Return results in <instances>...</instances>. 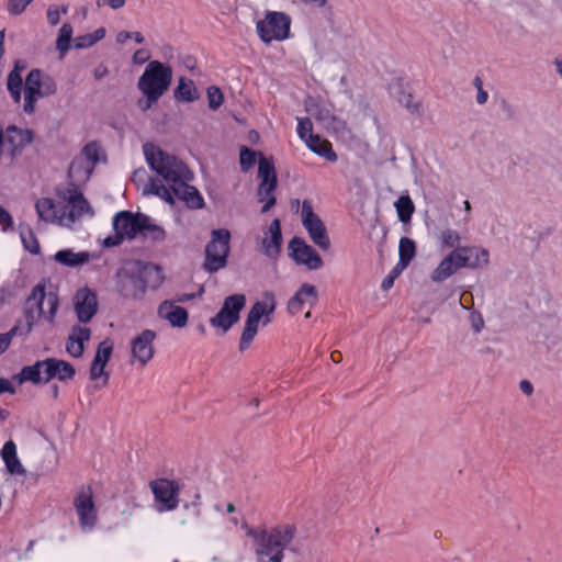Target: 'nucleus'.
<instances>
[{"instance_id": "f257e3e1", "label": "nucleus", "mask_w": 562, "mask_h": 562, "mask_svg": "<svg viewBox=\"0 0 562 562\" xmlns=\"http://www.w3.org/2000/svg\"><path fill=\"white\" fill-rule=\"evenodd\" d=\"M143 151L150 169L161 178V180L150 179V193L169 204H173V196H177L189 209L200 210L204 207L205 202L199 190L188 183L192 179V173L186 164L150 143L144 144Z\"/></svg>"}, {"instance_id": "f03ea898", "label": "nucleus", "mask_w": 562, "mask_h": 562, "mask_svg": "<svg viewBox=\"0 0 562 562\" xmlns=\"http://www.w3.org/2000/svg\"><path fill=\"white\" fill-rule=\"evenodd\" d=\"M296 532L294 525L282 524L270 529H250L247 535L252 538L256 562H282L284 549Z\"/></svg>"}, {"instance_id": "7ed1b4c3", "label": "nucleus", "mask_w": 562, "mask_h": 562, "mask_svg": "<svg viewBox=\"0 0 562 562\" xmlns=\"http://www.w3.org/2000/svg\"><path fill=\"white\" fill-rule=\"evenodd\" d=\"M58 305L59 300L56 293H46L45 284H36L26 300L24 312L25 325L23 326L24 333H31L34 325L42 317L48 323H53Z\"/></svg>"}, {"instance_id": "20e7f679", "label": "nucleus", "mask_w": 562, "mask_h": 562, "mask_svg": "<svg viewBox=\"0 0 562 562\" xmlns=\"http://www.w3.org/2000/svg\"><path fill=\"white\" fill-rule=\"evenodd\" d=\"M277 307L276 299L272 292H266L262 301H257L248 312L244 330L239 340V350L245 351L249 348L251 341L258 333L259 323L266 326L271 323V315Z\"/></svg>"}, {"instance_id": "39448f33", "label": "nucleus", "mask_w": 562, "mask_h": 562, "mask_svg": "<svg viewBox=\"0 0 562 562\" xmlns=\"http://www.w3.org/2000/svg\"><path fill=\"white\" fill-rule=\"evenodd\" d=\"M56 91L57 85L52 76L41 69H32L24 82L23 111L26 114L34 113L37 101L55 94Z\"/></svg>"}, {"instance_id": "423d86ee", "label": "nucleus", "mask_w": 562, "mask_h": 562, "mask_svg": "<svg viewBox=\"0 0 562 562\" xmlns=\"http://www.w3.org/2000/svg\"><path fill=\"white\" fill-rule=\"evenodd\" d=\"M171 80V67L158 60H151L139 77L137 88L143 95H149L153 99L161 98L168 90Z\"/></svg>"}, {"instance_id": "0eeeda50", "label": "nucleus", "mask_w": 562, "mask_h": 562, "mask_svg": "<svg viewBox=\"0 0 562 562\" xmlns=\"http://www.w3.org/2000/svg\"><path fill=\"white\" fill-rule=\"evenodd\" d=\"M147 215L143 213H132L131 211L117 212L112 218L114 234L104 238V247H116L124 239H134L140 231V225H145Z\"/></svg>"}, {"instance_id": "6e6552de", "label": "nucleus", "mask_w": 562, "mask_h": 562, "mask_svg": "<svg viewBox=\"0 0 562 562\" xmlns=\"http://www.w3.org/2000/svg\"><path fill=\"white\" fill-rule=\"evenodd\" d=\"M231 233L225 228L213 229L211 240L205 246L203 268L213 273L223 269L229 255Z\"/></svg>"}, {"instance_id": "1a4fd4ad", "label": "nucleus", "mask_w": 562, "mask_h": 562, "mask_svg": "<svg viewBox=\"0 0 562 562\" xmlns=\"http://www.w3.org/2000/svg\"><path fill=\"white\" fill-rule=\"evenodd\" d=\"M30 130L19 128L14 125L3 130L0 126V165H10L12 160L32 142Z\"/></svg>"}, {"instance_id": "9d476101", "label": "nucleus", "mask_w": 562, "mask_h": 562, "mask_svg": "<svg viewBox=\"0 0 562 562\" xmlns=\"http://www.w3.org/2000/svg\"><path fill=\"white\" fill-rule=\"evenodd\" d=\"M291 18L283 12H268L263 20L257 23V32L265 43L283 41L290 34Z\"/></svg>"}, {"instance_id": "9b49d317", "label": "nucleus", "mask_w": 562, "mask_h": 562, "mask_svg": "<svg viewBox=\"0 0 562 562\" xmlns=\"http://www.w3.org/2000/svg\"><path fill=\"white\" fill-rule=\"evenodd\" d=\"M245 305L246 296L244 294L227 296L217 314L210 319L211 326L222 329L223 333L228 331L239 321V313Z\"/></svg>"}, {"instance_id": "f8f14e48", "label": "nucleus", "mask_w": 562, "mask_h": 562, "mask_svg": "<svg viewBox=\"0 0 562 562\" xmlns=\"http://www.w3.org/2000/svg\"><path fill=\"white\" fill-rule=\"evenodd\" d=\"M158 512H170L179 505V485L176 481L157 479L149 483Z\"/></svg>"}, {"instance_id": "ddd939ff", "label": "nucleus", "mask_w": 562, "mask_h": 562, "mask_svg": "<svg viewBox=\"0 0 562 562\" xmlns=\"http://www.w3.org/2000/svg\"><path fill=\"white\" fill-rule=\"evenodd\" d=\"M302 224L307 231L312 241L321 249L327 250L330 246L329 237L323 221L313 211L312 203L304 200L302 203Z\"/></svg>"}, {"instance_id": "4468645a", "label": "nucleus", "mask_w": 562, "mask_h": 562, "mask_svg": "<svg viewBox=\"0 0 562 562\" xmlns=\"http://www.w3.org/2000/svg\"><path fill=\"white\" fill-rule=\"evenodd\" d=\"M74 506L83 530H91L97 524V509L93 502L92 490L81 486L74 501Z\"/></svg>"}, {"instance_id": "2eb2a0df", "label": "nucleus", "mask_w": 562, "mask_h": 562, "mask_svg": "<svg viewBox=\"0 0 562 562\" xmlns=\"http://www.w3.org/2000/svg\"><path fill=\"white\" fill-rule=\"evenodd\" d=\"M289 255L296 263L304 265L310 270H317L323 266V260L316 250L300 237H293L290 240Z\"/></svg>"}, {"instance_id": "dca6fc26", "label": "nucleus", "mask_w": 562, "mask_h": 562, "mask_svg": "<svg viewBox=\"0 0 562 562\" xmlns=\"http://www.w3.org/2000/svg\"><path fill=\"white\" fill-rule=\"evenodd\" d=\"M156 333L151 329H144L131 341L132 359L142 367L146 366L155 355L154 340Z\"/></svg>"}, {"instance_id": "f3484780", "label": "nucleus", "mask_w": 562, "mask_h": 562, "mask_svg": "<svg viewBox=\"0 0 562 562\" xmlns=\"http://www.w3.org/2000/svg\"><path fill=\"white\" fill-rule=\"evenodd\" d=\"M258 177L260 179L258 198L259 201H265L268 195H273L278 179L273 162L262 155L258 160Z\"/></svg>"}, {"instance_id": "a211bd4d", "label": "nucleus", "mask_w": 562, "mask_h": 562, "mask_svg": "<svg viewBox=\"0 0 562 562\" xmlns=\"http://www.w3.org/2000/svg\"><path fill=\"white\" fill-rule=\"evenodd\" d=\"M98 310V300L94 292L83 288L77 291L75 295V311L80 322H89Z\"/></svg>"}, {"instance_id": "6ab92c4d", "label": "nucleus", "mask_w": 562, "mask_h": 562, "mask_svg": "<svg viewBox=\"0 0 562 562\" xmlns=\"http://www.w3.org/2000/svg\"><path fill=\"white\" fill-rule=\"evenodd\" d=\"M459 262L462 268L481 269L488 265L490 252L487 249L477 246H463L458 247Z\"/></svg>"}, {"instance_id": "aec40b11", "label": "nucleus", "mask_w": 562, "mask_h": 562, "mask_svg": "<svg viewBox=\"0 0 562 562\" xmlns=\"http://www.w3.org/2000/svg\"><path fill=\"white\" fill-rule=\"evenodd\" d=\"M282 234L280 220L274 218L261 240L260 250L269 258H277L281 251Z\"/></svg>"}, {"instance_id": "412c9836", "label": "nucleus", "mask_w": 562, "mask_h": 562, "mask_svg": "<svg viewBox=\"0 0 562 562\" xmlns=\"http://www.w3.org/2000/svg\"><path fill=\"white\" fill-rule=\"evenodd\" d=\"M159 318L167 321L172 327L183 328L188 324V312L186 308L175 304V302L165 300L158 308Z\"/></svg>"}, {"instance_id": "4be33fe9", "label": "nucleus", "mask_w": 562, "mask_h": 562, "mask_svg": "<svg viewBox=\"0 0 562 562\" xmlns=\"http://www.w3.org/2000/svg\"><path fill=\"white\" fill-rule=\"evenodd\" d=\"M317 302V289L312 284H303L288 303L291 314L300 313L304 306H314Z\"/></svg>"}, {"instance_id": "5701e85b", "label": "nucleus", "mask_w": 562, "mask_h": 562, "mask_svg": "<svg viewBox=\"0 0 562 562\" xmlns=\"http://www.w3.org/2000/svg\"><path fill=\"white\" fill-rule=\"evenodd\" d=\"M45 383L53 379H58L59 381H68L71 380L76 373L72 364L55 358L45 359Z\"/></svg>"}, {"instance_id": "b1692460", "label": "nucleus", "mask_w": 562, "mask_h": 562, "mask_svg": "<svg viewBox=\"0 0 562 562\" xmlns=\"http://www.w3.org/2000/svg\"><path fill=\"white\" fill-rule=\"evenodd\" d=\"M462 266L459 262V251L457 248L448 254L431 273L434 282H442L454 274Z\"/></svg>"}, {"instance_id": "393cba45", "label": "nucleus", "mask_w": 562, "mask_h": 562, "mask_svg": "<svg viewBox=\"0 0 562 562\" xmlns=\"http://www.w3.org/2000/svg\"><path fill=\"white\" fill-rule=\"evenodd\" d=\"M90 335L91 331L88 327L74 326L66 344L67 352L75 358L80 357L85 350V342L90 339Z\"/></svg>"}, {"instance_id": "a878e982", "label": "nucleus", "mask_w": 562, "mask_h": 562, "mask_svg": "<svg viewBox=\"0 0 562 562\" xmlns=\"http://www.w3.org/2000/svg\"><path fill=\"white\" fill-rule=\"evenodd\" d=\"M139 271L127 274L120 281V293L127 299H140L146 293Z\"/></svg>"}, {"instance_id": "bb28decb", "label": "nucleus", "mask_w": 562, "mask_h": 562, "mask_svg": "<svg viewBox=\"0 0 562 562\" xmlns=\"http://www.w3.org/2000/svg\"><path fill=\"white\" fill-rule=\"evenodd\" d=\"M1 457L10 474L22 475L26 473V470L18 458L16 446L12 440H9L3 445Z\"/></svg>"}, {"instance_id": "cd10ccee", "label": "nucleus", "mask_w": 562, "mask_h": 562, "mask_svg": "<svg viewBox=\"0 0 562 562\" xmlns=\"http://www.w3.org/2000/svg\"><path fill=\"white\" fill-rule=\"evenodd\" d=\"M35 209L40 220L59 225L61 209L57 207L53 199H38L35 203Z\"/></svg>"}, {"instance_id": "c85d7f7f", "label": "nucleus", "mask_w": 562, "mask_h": 562, "mask_svg": "<svg viewBox=\"0 0 562 562\" xmlns=\"http://www.w3.org/2000/svg\"><path fill=\"white\" fill-rule=\"evenodd\" d=\"M139 273L146 290L158 289L165 280L162 269L157 265H143L142 268L139 269Z\"/></svg>"}, {"instance_id": "c756f323", "label": "nucleus", "mask_w": 562, "mask_h": 562, "mask_svg": "<svg viewBox=\"0 0 562 562\" xmlns=\"http://www.w3.org/2000/svg\"><path fill=\"white\" fill-rule=\"evenodd\" d=\"M55 261L65 267H79L90 260L87 251L75 252L72 249H63L54 255Z\"/></svg>"}, {"instance_id": "7c9ffc66", "label": "nucleus", "mask_w": 562, "mask_h": 562, "mask_svg": "<svg viewBox=\"0 0 562 562\" xmlns=\"http://www.w3.org/2000/svg\"><path fill=\"white\" fill-rule=\"evenodd\" d=\"M415 252V243L408 237H402L398 246L400 259L395 266V270L398 268L404 270L408 266L409 261L414 258Z\"/></svg>"}, {"instance_id": "2f4dec72", "label": "nucleus", "mask_w": 562, "mask_h": 562, "mask_svg": "<svg viewBox=\"0 0 562 562\" xmlns=\"http://www.w3.org/2000/svg\"><path fill=\"white\" fill-rule=\"evenodd\" d=\"M307 111L317 121L322 122L324 124V126H326V127L337 128V127L344 126V123L340 120H338L337 117H335L333 115V113L330 112V110L325 106L315 105L313 108L312 106L307 108Z\"/></svg>"}, {"instance_id": "473e14b6", "label": "nucleus", "mask_w": 562, "mask_h": 562, "mask_svg": "<svg viewBox=\"0 0 562 562\" xmlns=\"http://www.w3.org/2000/svg\"><path fill=\"white\" fill-rule=\"evenodd\" d=\"M45 360L37 361L33 366L24 367L20 373V380L31 381L33 383H45L44 374H45Z\"/></svg>"}, {"instance_id": "72a5a7b5", "label": "nucleus", "mask_w": 562, "mask_h": 562, "mask_svg": "<svg viewBox=\"0 0 562 562\" xmlns=\"http://www.w3.org/2000/svg\"><path fill=\"white\" fill-rule=\"evenodd\" d=\"M72 26L70 23H64L59 29L56 40V49L59 53V58L63 59L70 49V42L72 37Z\"/></svg>"}, {"instance_id": "f704fd0d", "label": "nucleus", "mask_w": 562, "mask_h": 562, "mask_svg": "<svg viewBox=\"0 0 562 562\" xmlns=\"http://www.w3.org/2000/svg\"><path fill=\"white\" fill-rule=\"evenodd\" d=\"M144 227H140L139 234L151 241H164L166 239V231L154 223L153 218L147 215V221L144 223Z\"/></svg>"}, {"instance_id": "c9c22d12", "label": "nucleus", "mask_w": 562, "mask_h": 562, "mask_svg": "<svg viewBox=\"0 0 562 562\" xmlns=\"http://www.w3.org/2000/svg\"><path fill=\"white\" fill-rule=\"evenodd\" d=\"M394 207L396 210L398 220L403 223L411 221L412 215L415 211V205L409 195H401L395 202Z\"/></svg>"}, {"instance_id": "e433bc0d", "label": "nucleus", "mask_w": 562, "mask_h": 562, "mask_svg": "<svg viewBox=\"0 0 562 562\" xmlns=\"http://www.w3.org/2000/svg\"><path fill=\"white\" fill-rule=\"evenodd\" d=\"M23 78L16 71H10L7 78V89L14 103H20L22 99Z\"/></svg>"}, {"instance_id": "4c0bfd02", "label": "nucleus", "mask_w": 562, "mask_h": 562, "mask_svg": "<svg viewBox=\"0 0 562 562\" xmlns=\"http://www.w3.org/2000/svg\"><path fill=\"white\" fill-rule=\"evenodd\" d=\"M195 93L196 89L194 87V82L181 77L179 79L178 87L175 90V97L186 102H192L196 98Z\"/></svg>"}, {"instance_id": "58836bf2", "label": "nucleus", "mask_w": 562, "mask_h": 562, "mask_svg": "<svg viewBox=\"0 0 562 562\" xmlns=\"http://www.w3.org/2000/svg\"><path fill=\"white\" fill-rule=\"evenodd\" d=\"M307 147L321 157L326 158L329 161H336L337 155L331 148V144L326 139H321L317 135V142H308Z\"/></svg>"}, {"instance_id": "ea45409f", "label": "nucleus", "mask_w": 562, "mask_h": 562, "mask_svg": "<svg viewBox=\"0 0 562 562\" xmlns=\"http://www.w3.org/2000/svg\"><path fill=\"white\" fill-rule=\"evenodd\" d=\"M68 205L82 217L85 215L93 216L92 207L80 192H75L74 194L69 195Z\"/></svg>"}, {"instance_id": "a19ab883", "label": "nucleus", "mask_w": 562, "mask_h": 562, "mask_svg": "<svg viewBox=\"0 0 562 562\" xmlns=\"http://www.w3.org/2000/svg\"><path fill=\"white\" fill-rule=\"evenodd\" d=\"M20 237L24 248L29 252L33 255L40 254V244L31 227L20 225Z\"/></svg>"}, {"instance_id": "79ce46f5", "label": "nucleus", "mask_w": 562, "mask_h": 562, "mask_svg": "<svg viewBox=\"0 0 562 562\" xmlns=\"http://www.w3.org/2000/svg\"><path fill=\"white\" fill-rule=\"evenodd\" d=\"M105 36V29L99 27L93 33L77 36L75 47L77 49L89 48Z\"/></svg>"}, {"instance_id": "37998d69", "label": "nucleus", "mask_w": 562, "mask_h": 562, "mask_svg": "<svg viewBox=\"0 0 562 562\" xmlns=\"http://www.w3.org/2000/svg\"><path fill=\"white\" fill-rule=\"evenodd\" d=\"M297 135L307 144L317 142V135L313 134V125L308 117H297Z\"/></svg>"}, {"instance_id": "c03bdc74", "label": "nucleus", "mask_w": 562, "mask_h": 562, "mask_svg": "<svg viewBox=\"0 0 562 562\" xmlns=\"http://www.w3.org/2000/svg\"><path fill=\"white\" fill-rule=\"evenodd\" d=\"M440 244L445 248H458L461 240L460 234L451 228H447L440 232L438 236Z\"/></svg>"}, {"instance_id": "a18cd8bd", "label": "nucleus", "mask_w": 562, "mask_h": 562, "mask_svg": "<svg viewBox=\"0 0 562 562\" xmlns=\"http://www.w3.org/2000/svg\"><path fill=\"white\" fill-rule=\"evenodd\" d=\"M257 160V153L248 147H243L239 154L240 168L244 172L249 171Z\"/></svg>"}, {"instance_id": "49530a36", "label": "nucleus", "mask_w": 562, "mask_h": 562, "mask_svg": "<svg viewBox=\"0 0 562 562\" xmlns=\"http://www.w3.org/2000/svg\"><path fill=\"white\" fill-rule=\"evenodd\" d=\"M398 102L405 106L409 113L420 115L422 103L420 101H416L411 93L402 92L398 97Z\"/></svg>"}, {"instance_id": "de8ad7c7", "label": "nucleus", "mask_w": 562, "mask_h": 562, "mask_svg": "<svg viewBox=\"0 0 562 562\" xmlns=\"http://www.w3.org/2000/svg\"><path fill=\"white\" fill-rule=\"evenodd\" d=\"M81 218L82 216L72 210L69 205L63 206L60 210L59 225L71 227L77 221Z\"/></svg>"}, {"instance_id": "09e8293b", "label": "nucleus", "mask_w": 562, "mask_h": 562, "mask_svg": "<svg viewBox=\"0 0 562 562\" xmlns=\"http://www.w3.org/2000/svg\"><path fill=\"white\" fill-rule=\"evenodd\" d=\"M101 148L97 143H89L82 149V156L93 166L100 159Z\"/></svg>"}, {"instance_id": "8fccbe9b", "label": "nucleus", "mask_w": 562, "mask_h": 562, "mask_svg": "<svg viewBox=\"0 0 562 562\" xmlns=\"http://www.w3.org/2000/svg\"><path fill=\"white\" fill-rule=\"evenodd\" d=\"M207 100H209V106L212 110H216L220 108L223 103L224 97L220 88L217 87H210L207 89Z\"/></svg>"}, {"instance_id": "3c124183", "label": "nucleus", "mask_w": 562, "mask_h": 562, "mask_svg": "<svg viewBox=\"0 0 562 562\" xmlns=\"http://www.w3.org/2000/svg\"><path fill=\"white\" fill-rule=\"evenodd\" d=\"M33 0H8L7 11L11 15H20Z\"/></svg>"}, {"instance_id": "603ef678", "label": "nucleus", "mask_w": 562, "mask_h": 562, "mask_svg": "<svg viewBox=\"0 0 562 562\" xmlns=\"http://www.w3.org/2000/svg\"><path fill=\"white\" fill-rule=\"evenodd\" d=\"M113 351V344L110 340H103L99 344L95 355L109 362Z\"/></svg>"}, {"instance_id": "864d4df0", "label": "nucleus", "mask_w": 562, "mask_h": 562, "mask_svg": "<svg viewBox=\"0 0 562 562\" xmlns=\"http://www.w3.org/2000/svg\"><path fill=\"white\" fill-rule=\"evenodd\" d=\"M19 330L18 326H14L9 333L0 334V355L3 353L10 346L12 336Z\"/></svg>"}, {"instance_id": "5fc2aeb1", "label": "nucleus", "mask_w": 562, "mask_h": 562, "mask_svg": "<svg viewBox=\"0 0 562 562\" xmlns=\"http://www.w3.org/2000/svg\"><path fill=\"white\" fill-rule=\"evenodd\" d=\"M100 378H103L102 385H105L109 380V374L104 372V368L92 363L90 368V379L99 380Z\"/></svg>"}, {"instance_id": "6e6d98bb", "label": "nucleus", "mask_w": 562, "mask_h": 562, "mask_svg": "<svg viewBox=\"0 0 562 562\" xmlns=\"http://www.w3.org/2000/svg\"><path fill=\"white\" fill-rule=\"evenodd\" d=\"M470 322H471L472 329L475 333H480L484 327V319H483L481 313H479L476 311H472L470 313Z\"/></svg>"}, {"instance_id": "4d7b16f0", "label": "nucleus", "mask_w": 562, "mask_h": 562, "mask_svg": "<svg viewBox=\"0 0 562 562\" xmlns=\"http://www.w3.org/2000/svg\"><path fill=\"white\" fill-rule=\"evenodd\" d=\"M46 15L48 23L53 26L57 25L60 21V10L55 4L48 7Z\"/></svg>"}, {"instance_id": "13d9d810", "label": "nucleus", "mask_w": 562, "mask_h": 562, "mask_svg": "<svg viewBox=\"0 0 562 562\" xmlns=\"http://www.w3.org/2000/svg\"><path fill=\"white\" fill-rule=\"evenodd\" d=\"M0 225L3 231L13 229V220L9 212L0 205Z\"/></svg>"}, {"instance_id": "bf43d9fd", "label": "nucleus", "mask_w": 562, "mask_h": 562, "mask_svg": "<svg viewBox=\"0 0 562 562\" xmlns=\"http://www.w3.org/2000/svg\"><path fill=\"white\" fill-rule=\"evenodd\" d=\"M126 0H97V7H110L113 10H119L125 5Z\"/></svg>"}, {"instance_id": "052dcab7", "label": "nucleus", "mask_w": 562, "mask_h": 562, "mask_svg": "<svg viewBox=\"0 0 562 562\" xmlns=\"http://www.w3.org/2000/svg\"><path fill=\"white\" fill-rule=\"evenodd\" d=\"M144 99L138 100V106L142 111L149 110L160 98H150L149 95H143Z\"/></svg>"}, {"instance_id": "680f3d73", "label": "nucleus", "mask_w": 562, "mask_h": 562, "mask_svg": "<svg viewBox=\"0 0 562 562\" xmlns=\"http://www.w3.org/2000/svg\"><path fill=\"white\" fill-rule=\"evenodd\" d=\"M149 59V54L145 49H138L133 55L135 64H144Z\"/></svg>"}, {"instance_id": "e2e57ef3", "label": "nucleus", "mask_w": 562, "mask_h": 562, "mask_svg": "<svg viewBox=\"0 0 562 562\" xmlns=\"http://www.w3.org/2000/svg\"><path fill=\"white\" fill-rule=\"evenodd\" d=\"M5 392L13 394L15 390L9 380L0 378V394Z\"/></svg>"}, {"instance_id": "0e129e2a", "label": "nucleus", "mask_w": 562, "mask_h": 562, "mask_svg": "<svg viewBox=\"0 0 562 562\" xmlns=\"http://www.w3.org/2000/svg\"><path fill=\"white\" fill-rule=\"evenodd\" d=\"M519 389L527 396H530L533 393V386L528 380L520 381Z\"/></svg>"}, {"instance_id": "69168bd1", "label": "nucleus", "mask_w": 562, "mask_h": 562, "mask_svg": "<svg viewBox=\"0 0 562 562\" xmlns=\"http://www.w3.org/2000/svg\"><path fill=\"white\" fill-rule=\"evenodd\" d=\"M194 297H195L194 293L176 294L171 301L175 302V304H177V303H184V302L191 301Z\"/></svg>"}, {"instance_id": "338daca9", "label": "nucleus", "mask_w": 562, "mask_h": 562, "mask_svg": "<svg viewBox=\"0 0 562 562\" xmlns=\"http://www.w3.org/2000/svg\"><path fill=\"white\" fill-rule=\"evenodd\" d=\"M263 202L265 204L261 209V213H267L276 204V198L273 195H268Z\"/></svg>"}, {"instance_id": "774afa93", "label": "nucleus", "mask_w": 562, "mask_h": 562, "mask_svg": "<svg viewBox=\"0 0 562 562\" xmlns=\"http://www.w3.org/2000/svg\"><path fill=\"white\" fill-rule=\"evenodd\" d=\"M263 202L265 204L261 209V213H267L276 204V198L273 195H268Z\"/></svg>"}]
</instances>
